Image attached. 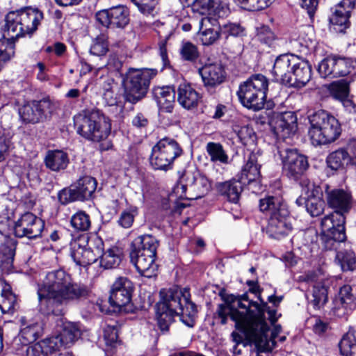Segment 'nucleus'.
Masks as SVG:
<instances>
[{
  "instance_id": "nucleus-1",
  "label": "nucleus",
  "mask_w": 356,
  "mask_h": 356,
  "mask_svg": "<svg viewBox=\"0 0 356 356\" xmlns=\"http://www.w3.org/2000/svg\"><path fill=\"white\" fill-rule=\"evenodd\" d=\"M218 313L222 324L227 323V318L229 316L235 322L236 327L254 343L259 351L270 352L275 347V339L282 327L280 325H275L268 337L270 328L266 322V314L271 324H274L281 314H277L275 309H270L266 302L262 301L261 305H259L251 300L248 293L232 296L229 302L219 306Z\"/></svg>"
},
{
  "instance_id": "nucleus-2",
  "label": "nucleus",
  "mask_w": 356,
  "mask_h": 356,
  "mask_svg": "<svg viewBox=\"0 0 356 356\" xmlns=\"http://www.w3.org/2000/svg\"><path fill=\"white\" fill-rule=\"evenodd\" d=\"M37 294L41 311L63 316V305L86 298L88 289L84 284L74 282L63 270H56L47 273L38 283Z\"/></svg>"
},
{
  "instance_id": "nucleus-3",
  "label": "nucleus",
  "mask_w": 356,
  "mask_h": 356,
  "mask_svg": "<svg viewBox=\"0 0 356 356\" xmlns=\"http://www.w3.org/2000/svg\"><path fill=\"white\" fill-rule=\"evenodd\" d=\"M160 301L156 304L157 324L161 331L167 332L175 316H180L181 321L188 327L194 325V317L197 314L195 305L190 300L191 295L187 289H161Z\"/></svg>"
},
{
  "instance_id": "nucleus-4",
  "label": "nucleus",
  "mask_w": 356,
  "mask_h": 356,
  "mask_svg": "<svg viewBox=\"0 0 356 356\" xmlns=\"http://www.w3.org/2000/svg\"><path fill=\"white\" fill-rule=\"evenodd\" d=\"M158 246V241L148 234L139 236L132 241L130 260L141 275L148 278L156 275L158 265L155 259Z\"/></svg>"
},
{
  "instance_id": "nucleus-5",
  "label": "nucleus",
  "mask_w": 356,
  "mask_h": 356,
  "mask_svg": "<svg viewBox=\"0 0 356 356\" xmlns=\"http://www.w3.org/2000/svg\"><path fill=\"white\" fill-rule=\"evenodd\" d=\"M77 133L87 140L99 142L105 140L111 131L109 118L99 110H92L75 119Z\"/></svg>"
},
{
  "instance_id": "nucleus-6",
  "label": "nucleus",
  "mask_w": 356,
  "mask_h": 356,
  "mask_svg": "<svg viewBox=\"0 0 356 356\" xmlns=\"http://www.w3.org/2000/svg\"><path fill=\"white\" fill-rule=\"evenodd\" d=\"M268 80L262 74H254L241 83L237 96L241 104L253 111H259L264 106Z\"/></svg>"
},
{
  "instance_id": "nucleus-7",
  "label": "nucleus",
  "mask_w": 356,
  "mask_h": 356,
  "mask_svg": "<svg viewBox=\"0 0 356 356\" xmlns=\"http://www.w3.org/2000/svg\"><path fill=\"white\" fill-rule=\"evenodd\" d=\"M104 250V242L101 238H89L83 234L70 242V255L79 266L86 267L95 263Z\"/></svg>"
},
{
  "instance_id": "nucleus-8",
  "label": "nucleus",
  "mask_w": 356,
  "mask_h": 356,
  "mask_svg": "<svg viewBox=\"0 0 356 356\" xmlns=\"http://www.w3.org/2000/svg\"><path fill=\"white\" fill-rule=\"evenodd\" d=\"M157 73L153 69H131L127 73L124 81V98L126 101L136 104L147 94L150 81Z\"/></svg>"
},
{
  "instance_id": "nucleus-9",
  "label": "nucleus",
  "mask_w": 356,
  "mask_h": 356,
  "mask_svg": "<svg viewBox=\"0 0 356 356\" xmlns=\"http://www.w3.org/2000/svg\"><path fill=\"white\" fill-rule=\"evenodd\" d=\"M182 149L173 138L165 137L153 146L149 157L151 166L157 170L172 168L174 161L182 154Z\"/></svg>"
},
{
  "instance_id": "nucleus-10",
  "label": "nucleus",
  "mask_w": 356,
  "mask_h": 356,
  "mask_svg": "<svg viewBox=\"0 0 356 356\" xmlns=\"http://www.w3.org/2000/svg\"><path fill=\"white\" fill-rule=\"evenodd\" d=\"M21 26L17 10L10 12L6 15L3 26V37L8 38L0 40V71L4 63L15 56V42L19 38L23 37Z\"/></svg>"
},
{
  "instance_id": "nucleus-11",
  "label": "nucleus",
  "mask_w": 356,
  "mask_h": 356,
  "mask_svg": "<svg viewBox=\"0 0 356 356\" xmlns=\"http://www.w3.org/2000/svg\"><path fill=\"white\" fill-rule=\"evenodd\" d=\"M309 120L311 124L309 136L313 145H325L334 140V118L330 113L319 110L312 115Z\"/></svg>"
},
{
  "instance_id": "nucleus-12",
  "label": "nucleus",
  "mask_w": 356,
  "mask_h": 356,
  "mask_svg": "<svg viewBox=\"0 0 356 356\" xmlns=\"http://www.w3.org/2000/svg\"><path fill=\"white\" fill-rule=\"evenodd\" d=\"M282 162L283 172L290 179L297 180L309 168L307 158L297 149L278 147Z\"/></svg>"
},
{
  "instance_id": "nucleus-13",
  "label": "nucleus",
  "mask_w": 356,
  "mask_h": 356,
  "mask_svg": "<svg viewBox=\"0 0 356 356\" xmlns=\"http://www.w3.org/2000/svg\"><path fill=\"white\" fill-rule=\"evenodd\" d=\"M353 207V197L348 190H335V213L339 218L337 219V225H335V242H344L346 239L345 222V215L348 213Z\"/></svg>"
},
{
  "instance_id": "nucleus-14",
  "label": "nucleus",
  "mask_w": 356,
  "mask_h": 356,
  "mask_svg": "<svg viewBox=\"0 0 356 356\" xmlns=\"http://www.w3.org/2000/svg\"><path fill=\"white\" fill-rule=\"evenodd\" d=\"M95 19L105 28L122 29L129 23V10L127 7L118 5L99 10L95 14Z\"/></svg>"
},
{
  "instance_id": "nucleus-15",
  "label": "nucleus",
  "mask_w": 356,
  "mask_h": 356,
  "mask_svg": "<svg viewBox=\"0 0 356 356\" xmlns=\"http://www.w3.org/2000/svg\"><path fill=\"white\" fill-rule=\"evenodd\" d=\"M44 227V221L31 212H26L15 222L14 232L19 238H39Z\"/></svg>"
},
{
  "instance_id": "nucleus-16",
  "label": "nucleus",
  "mask_w": 356,
  "mask_h": 356,
  "mask_svg": "<svg viewBox=\"0 0 356 356\" xmlns=\"http://www.w3.org/2000/svg\"><path fill=\"white\" fill-rule=\"evenodd\" d=\"M53 111V104L49 99L33 101L24 105L19 111L22 120L26 123L43 121Z\"/></svg>"
},
{
  "instance_id": "nucleus-17",
  "label": "nucleus",
  "mask_w": 356,
  "mask_h": 356,
  "mask_svg": "<svg viewBox=\"0 0 356 356\" xmlns=\"http://www.w3.org/2000/svg\"><path fill=\"white\" fill-rule=\"evenodd\" d=\"M134 285L127 277H119L111 286L109 302L113 306L122 307L131 300Z\"/></svg>"
},
{
  "instance_id": "nucleus-18",
  "label": "nucleus",
  "mask_w": 356,
  "mask_h": 356,
  "mask_svg": "<svg viewBox=\"0 0 356 356\" xmlns=\"http://www.w3.org/2000/svg\"><path fill=\"white\" fill-rule=\"evenodd\" d=\"M300 185L307 199L305 207L307 212L313 217L320 216L324 209V202L320 197V188L306 178L301 180Z\"/></svg>"
},
{
  "instance_id": "nucleus-19",
  "label": "nucleus",
  "mask_w": 356,
  "mask_h": 356,
  "mask_svg": "<svg viewBox=\"0 0 356 356\" xmlns=\"http://www.w3.org/2000/svg\"><path fill=\"white\" fill-rule=\"evenodd\" d=\"M197 34L203 45L209 46L215 44L222 37L218 17H202L199 21Z\"/></svg>"
},
{
  "instance_id": "nucleus-20",
  "label": "nucleus",
  "mask_w": 356,
  "mask_h": 356,
  "mask_svg": "<svg viewBox=\"0 0 356 356\" xmlns=\"http://www.w3.org/2000/svg\"><path fill=\"white\" fill-rule=\"evenodd\" d=\"M298 56L293 54H282L277 57L274 62L272 74L276 81L289 86L295 72L294 63H297Z\"/></svg>"
},
{
  "instance_id": "nucleus-21",
  "label": "nucleus",
  "mask_w": 356,
  "mask_h": 356,
  "mask_svg": "<svg viewBox=\"0 0 356 356\" xmlns=\"http://www.w3.org/2000/svg\"><path fill=\"white\" fill-rule=\"evenodd\" d=\"M189 1L181 4L185 6ZM193 9L202 15L218 18L225 17L229 13L227 4L222 0H193Z\"/></svg>"
},
{
  "instance_id": "nucleus-22",
  "label": "nucleus",
  "mask_w": 356,
  "mask_h": 356,
  "mask_svg": "<svg viewBox=\"0 0 356 356\" xmlns=\"http://www.w3.org/2000/svg\"><path fill=\"white\" fill-rule=\"evenodd\" d=\"M186 184L177 186V193L181 190V193H185L187 188L196 194L195 198H198L207 194L211 188V184L208 178L198 171L193 173H187ZM181 196H183L181 194Z\"/></svg>"
},
{
  "instance_id": "nucleus-23",
  "label": "nucleus",
  "mask_w": 356,
  "mask_h": 356,
  "mask_svg": "<svg viewBox=\"0 0 356 356\" xmlns=\"http://www.w3.org/2000/svg\"><path fill=\"white\" fill-rule=\"evenodd\" d=\"M275 134L278 138H286L297 129V118L292 112H286L276 116L271 122Z\"/></svg>"
},
{
  "instance_id": "nucleus-24",
  "label": "nucleus",
  "mask_w": 356,
  "mask_h": 356,
  "mask_svg": "<svg viewBox=\"0 0 356 356\" xmlns=\"http://www.w3.org/2000/svg\"><path fill=\"white\" fill-rule=\"evenodd\" d=\"M259 209L270 217H288L289 212L286 204L280 196L268 195L259 200Z\"/></svg>"
},
{
  "instance_id": "nucleus-25",
  "label": "nucleus",
  "mask_w": 356,
  "mask_h": 356,
  "mask_svg": "<svg viewBox=\"0 0 356 356\" xmlns=\"http://www.w3.org/2000/svg\"><path fill=\"white\" fill-rule=\"evenodd\" d=\"M17 12L18 13L19 21L21 23L23 36L35 31L43 18L42 13L37 9L27 8L17 10Z\"/></svg>"
},
{
  "instance_id": "nucleus-26",
  "label": "nucleus",
  "mask_w": 356,
  "mask_h": 356,
  "mask_svg": "<svg viewBox=\"0 0 356 356\" xmlns=\"http://www.w3.org/2000/svg\"><path fill=\"white\" fill-rule=\"evenodd\" d=\"M350 80L348 79L335 81V101L340 103L348 113L353 112L355 108L353 95L350 90Z\"/></svg>"
},
{
  "instance_id": "nucleus-27",
  "label": "nucleus",
  "mask_w": 356,
  "mask_h": 356,
  "mask_svg": "<svg viewBox=\"0 0 356 356\" xmlns=\"http://www.w3.org/2000/svg\"><path fill=\"white\" fill-rule=\"evenodd\" d=\"M80 335L81 330L79 326L74 323L67 322L63 324L60 334L50 337L58 350L62 346H67L73 343Z\"/></svg>"
},
{
  "instance_id": "nucleus-28",
  "label": "nucleus",
  "mask_w": 356,
  "mask_h": 356,
  "mask_svg": "<svg viewBox=\"0 0 356 356\" xmlns=\"http://www.w3.org/2000/svg\"><path fill=\"white\" fill-rule=\"evenodd\" d=\"M199 72L207 87H215L222 83L225 79V70L220 64L205 65L200 69Z\"/></svg>"
},
{
  "instance_id": "nucleus-29",
  "label": "nucleus",
  "mask_w": 356,
  "mask_h": 356,
  "mask_svg": "<svg viewBox=\"0 0 356 356\" xmlns=\"http://www.w3.org/2000/svg\"><path fill=\"white\" fill-rule=\"evenodd\" d=\"M259 155L258 153L250 152L247 158L245 164L243 165L240 178L243 184L257 181L261 177V164L259 161Z\"/></svg>"
},
{
  "instance_id": "nucleus-30",
  "label": "nucleus",
  "mask_w": 356,
  "mask_h": 356,
  "mask_svg": "<svg viewBox=\"0 0 356 356\" xmlns=\"http://www.w3.org/2000/svg\"><path fill=\"white\" fill-rule=\"evenodd\" d=\"M355 0H341L335 10V32L344 33L350 26L349 17Z\"/></svg>"
},
{
  "instance_id": "nucleus-31",
  "label": "nucleus",
  "mask_w": 356,
  "mask_h": 356,
  "mask_svg": "<svg viewBox=\"0 0 356 356\" xmlns=\"http://www.w3.org/2000/svg\"><path fill=\"white\" fill-rule=\"evenodd\" d=\"M201 99L200 94L188 83H181L177 88V102L186 109L197 106Z\"/></svg>"
},
{
  "instance_id": "nucleus-32",
  "label": "nucleus",
  "mask_w": 356,
  "mask_h": 356,
  "mask_svg": "<svg viewBox=\"0 0 356 356\" xmlns=\"http://www.w3.org/2000/svg\"><path fill=\"white\" fill-rule=\"evenodd\" d=\"M72 184L79 201H88L94 197L97 186V181L95 178L83 176Z\"/></svg>"
},
{
  "instance_id": "nucleus-33",
  "label": "nucleus",
  "mask_w": 356,
  "mask_h": 356,
  "mask_svg": "<svg viewBox=\"0 0 356 356\" xmlns=\"http://www.w3.org/2000/svg\"><path fill=\"white\" fill-rule=\"evenodd\" d=\"M349 165H356V139L350 140L346 148L335 151V170H344Z\"/></svg>"
},
{
  "instance_id": "nucleus-34",
  "label": "nucleus",
  "mask_w": 356,
  "mask_h": 356,
  "mask_svg": "<svg viewBox=\"0 0 356 356\" xmlns=\"http://www.w3.org/2000/svg\"><path fill=\"white\" fill-rule=\"evenodd\" d=\"M295 72L289 87L300 88L304 87L311 79L312 67L307 60L298 57L297 63L293 64Z\"/></svg>"
},
{
  "instance_id": "nucleus-35",
  "label": "nucleus",
  "mask_w": 356,
  "mask_h": 356,
  "mask_svg": "<svg viewBox=\"0 0 356 356\" xmlns=\"http://www.w3.org/2000/svg\"><path fill=\"white\" fill-rule=\"evenodd\" d=\"M154 95L161 110L168 113L172 112L175 99V91L172 88H157L154 90Z\"/></svg>"
},
{
  "instance_id": "nucleus-36",
  "label": "nucleus",
  "mask_w": 356,
  "mask_h": 356,
  "mask_svg": "<svg viewBox=\"0 0 356 356\" xmlns=\"http://www.w3.org/2000/svg\"><path fill=\"white\" fill-rule=\"evenodd\" d=\"M242 183L241 179L218 183L216 185V188L218 193L226 197L228 201L237 203L243 191Z\"/></svg>"
},
{
  "instance_id": "nucleus-37",
  "label": "nucleus",
  "mask_w": 356,
  "mask_h": 356,
  "mask_svg": "<svg viewBox=\"0 0 356 356\" xmlns=\"http://www.w3.org/2000/svg\"><path fill=\"white\" fill-rule=\"evenodd\" d=\"M287 217L279 216L270 217L267 227V232L270 237L280 238L287 235L291 230V225L286 222Z\"/></svg>"
},
{
  "instance_id": "nucleus-38",
  "label": "nucleus",
  "mask_w": 356,
  "mask_h": 356,
  "mask_svg": "<svg viewBox=\"0 0 356 356\" xmlns=\"http://www.w3.org/2000/svg\"><path fill=\"white\" fill-rule=\"evenodd\" d=\"M44 162L47 168L58 172L67 168L69 159L67 154L62 150H51L47 152Z\"/></svg>"
},
{
  "instance_id": "nucleus-39",
  "label": "nucleus",
  "mask_w": 356,
  "mask_h": 356,
  "mask_svg": "<svg viewBox=\"0 0 356 356\" xmlns=\"http://www.w3.org/2000/svg\"><path fill=\"white\" fill-rule=\"evenodd\" d=\"M42 333L43 325L42 322L30 323L21 329L19 334V341L23 345H27L34 342Z\"/></svg>"
},
{
  "instance_id": "nucleus-40",
  "label": "nucleus",
  "mask_w": 356,
  "mask_h": 356,
  "mask_svg": "<svg viewBox=\"0 0 356 356\" xmlns=\"http://www.w3.org/2000/svg\"><path fill=\"white\" fill-rule=\"evenodd\" d=\"M57 351L56 345L53 343L51 337L33 343L26 348V356H48Z\"/></svg>"
},
{
  "instance_id": "nucleus-41",
  "label": "nucleus",
  "mask_w": 356,
  "mask_h": 356,
  "mask_svg": "<svg viewBox=\"0 0 356 356\" xmlns=\"http://www.w3.org/2000/svg\"><path fill=\"white\" fill-rule=\"evenodd\" d=\"M16 242L10 238L0 245V266L10 269L13 266L15 254Z\"/></svg>"
},
{
  "instance_id": "nucleus-42",
  "label": "nucleus",
  "mask_w": 356,
  "mask_h": 356,
  "mask_svg": "<svg viewBox=\"0 0 356 356\" xmlns=\"http://www.w3.org/2000/svg\"><path fill=\"white\" fill-rule=\"evenodd\" d=\"M321 240L325 248L332 250L334 247V217L332 213L325 216L321 220Z\"/></svg>"
},
{
  "instance_id": "nucleus-43",
  "label": "nucleus",
  "mask_w": 356,
  "mask_h": 356,
  "mask_svg": "<svg viewBox=\"0 0 356 356\" xmlns=\"http://www.w3.org/2000/svg\"><path fill=\"white\" fill-rule=\"evenodd\" d=\"M100 265L104 269H111L118 267L122 260V251L118 247H112L105 251L99 257Z\"/></svg>"
},
{
  "instance_id": "nucleus-44",
  "label": "nucleus",
  "mask_w": 356,
  "mask_h": 356,
  "mask_svg": "<svg viewBox=\"0 0 356 356\" xmlns=\"http://www.w3.org/2000/svg\"><path fill=\"white\" fill-rule=\"evenodd\" d=\"M206 151L212 162H220L226 164L229 157L219 143L209 142L206 145Z\"/></svg>"
},
{
  "instance_id": "nucleus-45",
  "label": "nucleus",
  "mask_w": 356,
  "mask_h": 356,
  "mask_svg": "<svg viewBox=\"0 0 356 356\" xmlns=\"http://www.w3.org/2000/svg\"><path fill=\"white\" fill-rule=\"evenodd\" d=\"M343 356H356V339L351 331L346 333L339 343Z\"/></svg>"
},
{
  "instance_id": "nucleus-46",
  "label": "nucleus",
  "mask_w": 356,
  "mask_h": 356,
  "mask_svg": "<svg viewBox=\"0 0 356 356\" xmlns=\"http://www.w3.org/2000/svg\"><path fill=\"white\" fill-rule=\"evenodd\" d=\"M233 130L244 145L251 146L254 145L257 137L252 127L249 126L240 127L238 125H234Z\"/></svg>"
},
{
  "instance_id": "nucleus-47",
  "label": "nucleus",
  "mask_w": 356,
  "mask_h": 356,
  "mask_svg": "<svg viewBox=\"0 0 356 356\" xmlns=\"http://www.w3.org/2000/svg\"><path fill=\"white\" fill-rule=\"evenodd\" d=\"M70 223L74 229L81 232L88 231L91 226L90 216L83 211L74 213L71 217Z\"/></svg>"
},
{
  "instance_id": "nucleus-48",
  "label": "nucleus",
  "mask_w": 356,
  "mask_h": 356,
  "mask_svg": "<svg viewBox=\"0 0 356 356\" xmlns=\"http://www.w3.org/2000/svg\"><path fill=\"white\" fill-rule=\"evenodd\" d=\"M339 264L343 271L354 270L356 269V257L351 251L338 252L337 254Z\"/></svg>"
},
{
  "instance_id": "nucleus-49",
  "label": "nucleus",
  "mask_w": 356,
  "mask_h": 356,
  "mask_svg": "<svg viewBox=\"0 0 356 356\" xmlns=\"http://www.w3.org/2000/svg\"><path fill=\"white\" fill-rule=\"evenodd\" d=\"M312 298L311 302L314 307H320L327 302V289L324 284L318 282L313 286Z\"/></svg>"
},
{
  "instance_id": "nucleus-50",
  "label": "nucleus",
  "mask_w": 356,
  "mask_h": 356,
  "mask_svg": "<svg viewBox=\"0 0 356 356\" xmlns=\"http://www.w3.org/2000/svg\"><path fill=\"white\" fill-rule=\"evenodd\" d=\"M138 214V210L136 207H130L122 211L118 220V225L124 228H130L134 222L135 217Z\"/></svg>"
},
{
  "instance_id": "nucleus-51",
  "label": "nucleus",
  "mask_w": 356,
  "mask_h": 356,
  "mask_svg": "<svg viewBox=\"0 0 356 356\" xmlns=\"http://www.w3.org/2000/svg\"><path fill=\"white\" fill-rule=\"evenodd\" d=\"M179 51L181 58L190 62L195 61L200 55L196 45L191 42H183Z\"/></svg>"
},
{
  "instance_id": "nucleus-52",
  "label": "nucleus",
  "mask_w": 356,
  "mask_h": 356,
  "mask_svg": "<svg viewBox=\"0 0 356 356\" xmlns=\"http://www.w3.org/2000/svg\"><path fill=\"white\" fill-rule=\"evenodd\" d=\"M108 51V42L104 35L97 36L91 45L90 52L97 56H104Z\"/></svg>"
},
{
  "instance_id": "nucleus-53",
  "label": "nucleus",
  "mask_w": 356,
  "mask_h": 356,
  "mask_svg": "<svg viewBox=\"0 0 356 356\" xmlns=\"http://www.w3.org/2000/svg\"><path fill=\"white\" fill-rule=\"evenodd\" d=\"M241 8L248 10H259L269 6L275 0H235Z\"/></svg>"
},
{
  "instance_id": "nucleus-54",
  "label": "nucleus",
  "mask_w": 356,
  "mask_h": 356,
  "mask_svg": "<svg viewBox=\"0 0 356 356\" xmlns=\"http://www.w3.org/2000/svg\"><path fill=\"white\" fill-rule=\"evenodd\" d=\"M318 71L321 77L331 80L334 77V57L329 56L324 58L319 63Z\"/></svg>"
},
{
  "instance_id": "nucleus-55",
  "label": "nucleus",
  "mask_w": 356,
  "mask_h": 356,
  "mask_svg": "<svg viewBox=\"0 0 356 356\" xmlns=\"http://www.w3.org/2000/svg\"><path fill=\"white\" fill-rule=\"evenodd\" d=\"M256 38L261 43L270 46L275 35L268 26L262 25L257 28Z\"/></svg>"
},
{
  "instance_id": "nucleus-56",
  "label": "nucleus",
  "mask_w": 356,
  "mask_h": 356,
  "mask_svg": "<svg viewBox=\"0 0 356 356\" xmlns=\"http://www.w3.org/2000/svg\"><path fill=\"white\" fill-rule=\"evenodd\" d=\"M222 37L239 36L243 33V28L238 24L227 22L220 24Z\"/></svg>"
},
{
  "instance_id": "nucleus-57",
  "label": "nucleus",
  "mask_w": 356,
  "mask_h": 356,
  "mask_svg": "<svg viewBox=\"0 0 356 356\" xmlns=\"http://www.w3.org/2000/svg\"><path fill=\"white\" fill-rule=\"evenodd\" d=\"M76 196L77 195L74 191L73 184H72L70 187L64 188L58 193V201L60 204L64 205L70 202L79 201Z\"/></svg>"
},
{
  "instance_id": "nucleus-58",
  "label": "nucleus",
  "mask_w": 356,
  "mask_h": 356,
  "mask_svg": "<svg viewBox=\"0 0 356 356\" xmlns=\"http://www.w3.org/2000/svg\"><path fill=\"white\" fill-rule=\"evenodd\" d=\"M0 295L3 298V304H4L8 309L13 307L15 297L10 291V286L2 280H0Z\"/></svg>"
},
{
  "instance_id": "nucleus-59",
  "label": "nucleus",
  "mask_w": 356,
  "mask_h": 356,
  "mask_svg": "<svg viewBox=\"0 0 356 356\" xmlns=\"http://www.w3.org/2000/svg\"><path fill=\"white\" fill-rule=\"evenodd\" d=\"M159 0H131L138 10L145 15L150 14Z\"/></svg>"
},
{
  "instance_id": "nucleus-60",
  "label": "nucleus",
  "mask_w": 356,
  "mask_h": 356,
  "mask_svg": "<svg viewBox=\"0 0 356 356\" xmlns=\"http://www.w3.org/2000/svg\"><path fill=\"white\" fill-rule=\"evenodd\" d=\"M118 338V330L115 327L108 325L104 329V339L107 345L113 346L117 342Z\"/></svg>"
},
{
  "instance_id": "nucleus-61",
  "label": "nucleus",
  "mask_w": 356,
  "mask_h": 356,
  "mask_svg": "<svg viewBox=\"0 0 356 356\" xmlns=\"http://www.w3.org/2000/svg\"><path fill=\"white\" fill-rule=\"evenodd\" d=\"M113 80L109 77H101L99 80L98 84L100 86L104 91V95L106 98L112 97V83Z\"/></svg>"
},
{
  "instance_id": "nucleus-62",
  "label": "nucleus",
  "mask_w": 356,
  "mask_h": 356,
  "mask_svg": "<svg viewBox=\"0 0 356 356\" xmlns=\"http://www.w3.org/2000/svg\"><path fill=\"white\" fill-rule=\"evenodd\" d=\"M351 287L349 285L342 286L339 292V300L341 303L347 304L352 300L353 295L351 293Z\"/></svg>"
},
{
  "instance_id": "nucleus-63",
  "label": "nucleus",
  "mask_w": 356,
  "mask_h": 356,
  "mask_svg": "<svg viewBox=\"0 0 356 356\" xmlns=\"http://www.w3.org/2000/svg\"><path fill=\"white\" fill-rule=\"evenodd\" d=\"M301 6L306 9L310 18H312L317 9L318 0H300Z\"/></svg>"
},
{
  "instance_id": "nucleus-64",
  "label": "nucleus",
  "mask_w": 356,
  "mask_h": 356,
  "mask_svg": "<svg viewBox=\"0 0 356 356\" xmlns=\"http://www.w3.org/2000/svg\"><path fill=\"white\" fill-rule=\"evenodd\" d=\"M330 328L331 327L327 323L322 321L319 318L316 319V322L313 325L314 332L318 335H323L327 332L328 329Z\"/></svg>"
}]
</instances>
